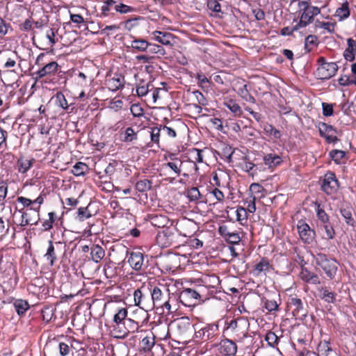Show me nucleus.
I'll list each match as a JSON object with an SVG mask.
<instances>
[{
	"label": "nucleus",
	"instance_id": "nucleus-54",
	"mask_svg": "<svg viewBox=\"0 0 356 356\" xmlns=\"http://www.w3.org/2000/svg\"><path fill=\"white\" fill-rule=\"evenodd\" d=\"M114 10L120 13H127L132 11L134 8L124 3H117L116 2L114 5Z\"/></svg>",
	"mask_w": 356,
	"mask_h": 356
},
{
	"label": "nucleus",
	"instance_id": "nucleus-12",
	"mask_svg": "<svg viewBox=\"0 0 356 356\" xmlns=\"http://www.w3.org/2000/svg\"><path fill=\"white\" fill-rule=\"evenodd\" d=\"M29 210L32 211L33 215H31V213H29L28 211H23V209L19 210V211L22 213V220L20 222L21 226H26L29 224L37 225L38 220H40V207H38L37 208L31 207Z\"/></svg>",
	"mask_w": 356,
	"mask_h": 356
},
{
	"label": "nucleus",
	"instance_id": "nucleus-20",
	"mask_svg": "<svg viewBox=\"0 0 356 356\" xmlns=\"http://www.w3.org/2000/svg\"><path fill=\"white\" fill-rule=\"evenodd\" d=\"M152 35L153 39L158 42L165 46L171 47L172 45L171 42L172 35L170 33L155 31L152 33Z\"/></svg>",
	"mask_w": 356,
	"mask_h": 356
},
{
	"label": "nucleus",
	"instance_id": "nucleus-44",
	"mask_svg": "<svg viewBox=\"0 0 356 356\" xmlns=\"http://www.w3.org/2000/svg\"><path fill=\"white\" fill-rule=\"evenodd\" d=\"M116 1L114 0H106L102 6V15L106 17L109 15V11L113 8Z\"/></svg>",
	"mask_w": 356,
	"mask_h": 356
},
{
	"label": "nucleus",
	"instance_id": "nucleus-13",
	"mask_svg": "<svg viewBox=\"0 0 356 356\" xmlns=\"http://www.w3.org/2000/svg\"><path fill=\"white\" fill-rule=\"evenodd\" d=\"M318 130L321 136L325 138L328 143H334L338 141L339 139L335 135L337 131L332 125L323 122L320 123Z\"/></svg>",
	"mask_w": 356,
	"mask_h": 356
},
{
	"label": "nucleus",
	"instance_id": "nucleus-33",
	"mask_svg": "<svg viewBox=\"0 0 356 356\" xmlns=\"http://www.w3.org/2000/svg\"><path fill=\"white\" fill-rule=\"evenodd\" d=\"M88 170V167L86 163L78 162L73 166L72 172L74 176L79 177L85 175Z\"/></svg>",
	"mask_w": 356,
	"mask_h": 356
},
{
	"label": "nucleus",
	"instance_id": "nucleus-3",
	"mask_svg": "<svg viewBox=\"0 0 356 356\" xmlns=\"http://www.w3.org/2000/svg\"><path fill=\"white\" fill-rule=\"evenodd\" d=\"M152 310L154 308L165 309L168 312H172L171 305L170 304V294L164 293L158 286H154L149 289Z\"/></svg>",
	"mask_w": 356,
	"mask_h": 356
},
{
	"label": "nucleus",
	"instance_id": "nucleus-37",
	"mask_svg": "<svg viewBox=\"0 0 356 356\" xmlns=\"http://www.w3.org/2000/svg\"><path fill=\"white\" fill-rule=\"evenodd\" d=\"M44 257L47 261H49L51 266L54 265L55 261L56 260L55 249L53 242L51 241H49V247L47 248L46 254H44Z\"/></svg>",
	"mask_w": 356,
	"mask_h": 356
},
{
	"label": "nucleus",
	"instance_id": "nucleus-52",
	"mask_svg": "<svg viewBox=\"0 0 356 356\" xmlns=\"http://www.w3.org/2000/svg\"><path fill=\"white\" fill-rule=\"evenodd\" d=\"M143 348L145 351H149L154 345V338L145 337L142 340Z\"/></svg>",
	"mask_w": 356,
	"mask_h": 356
},
{
	"label": "nucleus",
	"instance_id": "nucleus-4",
	"mask_svg": "<svg viewBox=\"0 0 356 356\" xmlns=\"http://www.w3.org/2000/svg\"><path fill=\"white\" fill-rule=\"evenodd\" d=\"M316 265L319 266L330 279H333L337 271L336 259H329L325 254L319 253L315 257Z\"/></svg>",
	"mask_w": 356,
	"mask_h": 356
},
{
	"label": "nucleus",
	"instance_id": "nucleus-43",
	"mask_svg": "<svg viewBox=\"0 0 356 356\" xmlns=\"http://www.w3.org/2000/svg\"><path fill=\"white\" fill-rule=\"evenodd\" d=\"M264 130L265 132L270 136H273L275 139H279L281 138L280 131L275 129L273 125L266 124L264 127Z\"/></svg>",
	"mask_w": 356,
	"mask_h": 356
},
{
	"label": "nucleus",
	"instance_id": "nucleus-63",
	"mask_svg": "<svg viewBox=\"0 0 356 356\" xmlns=\"http://www.w3.org/2000/svg\"><path fill=\"white\" fill-rule=\"evenodd\" d=\"M323 227L326 233L327 238L328 239H333L335 236V231L333 227L329 223H325Z\"/></svg>",
	"mask_w": 356,
	"mask_h": 356
},
{
	"label": "nucleus",
	"instance_id": "nucleus-36",
	"mask_svg": "<svg viewBox=\"0 0 356 356\" xmlns=\"http://www.w3.org/2000/svg\"><path fill=\"white\" fill-rule=\"evenodd\" d=\"M162 135V131L161 129V127L156 126L151 128L150 131V138H151V142L156 144L157 147L159 146V138L160 136Z\"/></svg>",
	"mask_w": 356,
	"mask_h": 356
},
{
	"label": "nucleus",
	"instance_id": "nucleus-41",
	"mask_svg": "<svg viewBox=\"0 0 356 356\" xmlns=\"http://www.w3.org/2000/svg\"><path fill=\"white\" fill-rule=\"evenodd\" d=\"M128 312L126 308H120L118 312L114 315L113 322L116 325H119L123 321L126 319Z\"/></svg>",
	"mask_w": 356,
	"mask_h": 356
},
{
	"label": "nucleus",
	"instance_id": "nucleus-27",
	"mask_svg": "<svg viewBox=\"0 0 356 356\" xmlns=\"http://www.w3.org/2000/svg\"><path fill=\"white\" fill-rule=\"evenodd\" d=\"M151 223L153 226L162 228L163 229L165 227H168L167 225L168 223H170V222L169 219L165 216L156 215L152 217Z\"/></svg>",
	"mask_w": 356,
	"mask_h": 356
},
{
	"label": "nucleus",
	"instance_id": "nucleus-50",
	"mask_svg": "<svg viewBox=\"0 0 356 356\" xmlns=\"http://www.w3.org/2000/svg\"><path fill=\"white\" fill-rule=\"evenodd\" d=\"M318 38L314 35H309L305 38V49L307 52H310L312 49L309 47V45H317Z\"/></svg>",
	"mask_w": 356,
	"mask_h": 356
},
{
	"label": "nucleus",
	"instance_id": "nucleus-60",
	"mask_svg": "<svg viewBox=\"0 0 356 356\" xmlns=\"http://www.w3.org/2000/svg\"><path fill=\"white\" fill-rule=\"evenodd\" d=\"M256 197L253 195H250V200L247 201V209L246 211L249 213H253L256 211V204H255Z\"/></svg>",
	"mask_w": 356,
	"mask_h": 356
},
{
	"label": "nucleus",
	"instance_id": "nucleus-26",
	"mask_svg": "<svg viewBox=\"0 0 356 356\" xmlns=\"http://www.w3.org/2000/svg\"><path fill=\"white\" fill-rule=\"evenodd\" d=\"M14 308L19 316H23L26 312L30 308L28 301L17 299L13 302Z\"/></svg>",
	"mask_w": 356,
	"mask_h": 356
},
{
	"label": "nucleus",
	"instance_id": "nucleus-47",
	"mask_svg": "<svg viewBox=\"0 0 356 356\" xmlns=\"http://www.w3.org/2000/svg\"><path fill=\"white\" fill-rule=\"evenodd\" d=\"M55 97L56 103L58 106L61 107L64 110L67 109V102L65 97V95L61 92H57Z\"/></svg>",
	"mask_w": 356,
	"mask_h": 356
},
{
	"label": "nucleus",
	"instance_id": "nucleus-23",
	"mask_svg": "<svg viewBox=\"0 0 356 356\" xmlns=\"http://www.w3.org/2000/svg\"><path fill=\"white\" fill-rule=\"evenodd\" d=\"M124 79L122 76L113 77L106 81L107 87L110 90L117 91L124 86Z\"/></svg>",
	"mask_w": 356,
	"mask_h": 356
},
{
	"label": "nucleus",
	"instance_id": "nucleus-39",
	"mask_svg": "<svg viewBox=\"0 0 356 356\" xmlns=\"http://www.w3.org/2000/svg\"><path fill=\"white\" fill-rule=\"evenodd\" d=\"M315 205L316 207V211L318 219L324 224L328 223L330 219L329 216L325 210L321 207V204L319 203L316 202Z\"/></svg>",
	"mask_w": 356,
	"mask_h": 356
},
{
	"label": "nucleus",
	"instance_id": "nucleus-38",
	"mask_svg": "<svg viewBox=\"0 0 356 356\" xmlns=\"http://www.w3.org/2000/svg\"><path fill=\"white\" fill-rule=\"evenodd\" d=\"M135 188L140 193L147 192L152 188V181L148 179L140 180L136 182Z\"/></svg>",
	"mask_w": 356,
	"mask_h": 356
},
{
	"label": "nucleus",
	"instance_id": "nucleus-46",
	"mask_svg": "<svg viewBox=\"0 0 356 356\" xmlns=\"http://www.w3.org/2000/svg\"><path fill=\"white\" fill-rule=\"evenodd\" d=\"M147 51L152 54H157L159 56H164L165 54V51L161 46L149 42L148 44V49Z\"/></svg>",
	"mask_w": 356,
	"mask_h": 356
},
{
	"label": "nucleus",
	"instance_id": "nucleus-59",
	"mask_svg": "<svg viewBox=\"0 0 356 356\" xmlns=\"http://www.w3.org/2000/svg\"><path fill=\"white\" fill-rule=\"evenodd\" d=\"M42 314L43 320L48 322L51 319V316H53V309L50 307H44L42 309Z\"/></svg>",
	"mask_w": 356,
	"mask_h": 356
},
{
	"label": "nucleus",
	"instance_id": "nucleus-5",
	"mask_svg": "<svg viewBox=\"0 0 356 356\" xmlns=\"http://www.w3.org/2000/svg\"><path fill=\"white\" fill-rule=\"evenodd\" d=\"M149 289L145 286L136 289L134 293L135 305L145 310H152Z\"/></svg>",
	"mask_w": 356,
	"mask_h": 356
},
{
	"label": "nucleus",
	"instance_id": "nucleus-10",
	"mask_svg": "<svg viewBox=\"0 0 356 356\" xmlns=\"http://www.w3.org/2000/svg\"><path fill=\"white\" fill-rule=\"evenodd\" d=\"M297 229L301 241L306 244L312 243L316 236L315 231L304 220H300L298 222Z\"/></svg>",
	"mask_w": 356,
	"mask_h": 356
},
{
	"label": "nucleus",
	"instance_id": "nucleus-1",
	"mask_svg": "<svg viewBox=\"0 0 356 356\" xmlns=\"http://www.w3.org/2000/svg\"><path fill=\"white\" fill-rule=\"evenodd\" d=\"M156 240L157 244L162 248H178L181 245L179 234L176 229L172 227H165L161 231H159Z\"/></svg>",
	"mask_w": 356,
	"mask_h": 356
},
{
	"label": "nucleus",
	"instance_id": "nucleus-30",
	"mask_svg": "<svg viewBox=\"0 0 356 356\" xmlns=\"http://www.w3.org/2000/svg\"><path fill=\"white\" fill-rule=\"evenodd\" d=\"M149 42L142 38L134 39L131 42L130 47L138 51H147Z\"/></svg>",
	"mask_w": 356,
	"mask_h": 356
},
{
	"label": "nucleus",
	"instance_id": "nucleus-55",
	"mask_svg": "<svg viewBox=\"0 0 356 356\" xmlns=\"http://www.w3.org/2000/svg\"><path fill=\"white\" fill-rule=\"evenodd\" d=\"M8 193V184L4 181H0V202L2 206H4L3 201L6 197Z\"/></svg>",
	"mask_w": 356,
	"mask_h": 356
},
{
	"label": "nucleus",
	"instance_id": "nucleus-31",
	"mask_svg": "<svg viewBox=\"0 0 356 356\" xmlns=\"http://www.w3.org/2000/svg\"><path fill=\"white\" fill-rule=\"evenodd\" d=\"M320 13V9L318 7L313 6L307 9H305L302 13V18L307 19L309 23L312 22L314 16L318 15Z\"/></svg>",
	"mask_w": 356,
	"mask_h": 356
},
{
	"label": "nucleus",
	"instance_id": "nucleus-25",
	"mask_svg": "<svg viewBox=\"0 0 356 356\" xmlns=\"http://www.w3.org/2000/svg\"><path fill=\"white\" fill-rule=\"evenodd\" d=\"M335 16L339 18V21L347 19L350 16L349 3L345 1L340 7H339L336 12Z\"/></svg>",
	"mask_w": 356,
	"mask_h": 356
},
{
	"label": "nucleus",
	"instance_id": "nucleus-61",
	"mask_svg": "<svg viewBox=\"0 0 356 356\" xmlns=\"http://www.w3.org/2000/svg\"><path fill=\"white\" fill-rule=\"evenodd\" d=\"M318 26L324 29L330 33H332L334 31V24L331 22H318Z\"/></svg>",
	"mask_w": 356,
	"mask_h": 356
},
{
	"label": "nucleus",
	"instance_id": "nucleus-15",
	"mask_svg": "<svg viewBox=\"0 0 356 356\" xmlns=\"http://www.w3.org/2000/svg\"><path fill=\"white\" fill-rule=\"evenodd\" d=\"M339 67L336 63H328L324 64V66L319 67L317 69V76L320 79H329L334 76Z\"/></svg>",
	"mask_w": 356,
	"mask_h": 356
},
{
	"label": "nucleus",
	"instance_id": "nucleus-19",
	"mask_svg": "<svg viewBox=\"0 0 356 356\" xmlns=\"http://www.w3.org/2000/svg\"><path fill=\"white\" fill-rule=\"evenodd\" d=\"M168 157L170 161L168 163H164L163 165L169 168L172 171V173L175 177H179L181 172L183 161L181 159L177 158L175 154H170Z\"/></svg>",
	"mask_w": 356,
	"mask_h": 356
},
{
	"label": "nucleus",
	"instance_id": "nucleus-22",
	"mask_svg": "<svg viewBox=\"0 0 356 356\" xmlns=\"http://www.w3.org/2000/svg\"><path fill=\"white\" fill-rule=\"evenodd\" d=\"M269 268L270 264L268 259L263 258L258 264L254 266L252 273L254 276H259L262 273L266 274V272L269 270Z\"/></svg>",
	"mask_w": 356,
	"mask_h": 356
},
{
	"label": "nucleus",
	"instance_id": "nucleus-29",
	"mask_svg": "<svg viewBox=\"0 0 356 356\" xmlns=\"http://www.w3.org/2000/svg\"><path fill=\"white\" fill-rule=\"evenodd\" d=\"M318 296L325 302L328 303H334L336 300L334 293L330 291L326 287H322L318 289Z\"/></svg>",
	"mask_w": 356,
	"mask_h": 356
},
{
	"label": "nucleus",
	"instance_id": "nucleus-34",
	"mask_svg": "<svg viewBox=\"0 0 356 356\" xmlns=\"http://www.w3.org/2000/svg\"><path fill=\"white\" fill-rule=\"evenodd\" d=\"M238 94L245 101L252 103V104L255 103V99L249 92L248 89V86L246 84L243 85V87H241L238 89Z\"/></svg>",
	"mask_w": 356,
	"mask_h": 356
},
{
	"label": "nucleus",
	"instance_id": "nucleus-53",
	"mask_svg": "<svg viewBox=\"0 0 356 356\" xmlns=\"http://www.w3.org/2000/svg\"><path fill=\"white\" fill-rule=\"evenodd\" d=\"M341 214L344 218L346 222L348 225H353L355 223V220L352 216L351 211L346 209H341L340 210Z\"/></svg>",
	"mask_w": 356,
	"mask_h": 356
},
{
	"label": "nucleus",
	"instance_id": "nucleus-6",
	"mask_svg": "<svg viewBox=\"0 0 356 356\" xmlns=\"http://www.w3.org/2000/svg\"><path fill=\"white\" fill-rule=\"evenodd\" d=\"M321 188L327 195L333 196L337 194L339 184L334 172L329 171L325 174L321 180Z\"/></svg>",
	"mask_w": 356,
	"mask_h": 356
},
{
	"label": "nucleus",
	"instance_id": "nucleus-16",
	"mask_svg": "<svg viewBox=\"0 0 356 356\" xmlns=\"http://www.w3.org/2000/svg\"><path fill=\"white\" fill-rule=\"evenodd\" d=\"M301 260V270L300 272V278L307 283L314 284H319L321 283L320 278L318 275L309 271L307 268L304 267L306 264L303 257H299Z\"/></svg>",
	"mask_w": 356,
	"mask_h": 356
},
{
	"label": "nucleus",
	"instance_id": "nucleus-49",
	"mask_svg": "<svg viewBox=\"0 0 356 356\" xmlns=\"http://www.w3.org/2000/svg\"><path fill=\"white\" fill-rule=\"evenodd\" d=\"M160 127L162 131V136L168 137L170 138H176L177 133L174 129L162 124H161Z\"/></svg>",
	"mask_w": 356,
	"mask_h": 356
},
{
	"label": "nucleus",
	"instance_id": "nucleus-18",
	"mask_svg": "<svg viewBox=\"0 0 356 356\" xmlns=\"http://www.w3.org/2000/svg\"><path fill=\"white\" fill-rule=\"evenodd\" d=\"M219 352L225 356H233L237 352V346L231 339H225L220 341L219 344Z\"/></svg>",
	"mask_w": 356,
	"mask_h": 356
},
{
	"label": "nucleus",
	"instance_id": "nucleus-42",
	"mask_svg": "<svg viewBox=\"0 0 356 356\" xmlns=\"http://www.w3.org/2000/svg\"><path fill=\"white\" fill-rule=\"evenodd\" d=\"M226 106L236 115L240 116L242 115L243 111L238 104L234 100L231 99L225 103Z\"/></svg>",
	"mask_w": 356,
	"mask_h": 356
},
{
	"label": "nucleus",
	"instance_id": "nucleus-24",
	"mask_svg": "<svg viewBox=\"0 0 356 356\" xmlns=\"http://www.w3.org/2000/svg\"><path fill=\"white\" fill-rule=\"evenodd\" d=\"M90 255L94 262L99 263L104 257L105 251L102 246L93 245L90 249Z\"/></svg>",
	"mask_w": 356,
	"mask_h": 356
},
{
	"label": "nucleus",
	"instance_id": "nucleus-51",
	"mask_svg": "<svg viewBox=\"0 0 356 356\" xmlns=\"http://www.w3.org/2000/svg\"><path fill=\"white\" fill-rule=\"evenodd\" d=\"M92 216L90 212L88 211V207H80L77 211V218L79 220L83 221Z\"/></svg>",
	"mask_w": 356,
	"mask_h": 356
},
{
	"label": "nucleus",
	"instance_id": "nucleus-8",
	"mask_svg": "<svg viewBox=\"0 0 356 356\" xmlns=\"http://www.w3.org/2000/svg\"><path fill=\"white\" fill-rule=\"evenodd\" d=\"M175 229L179 236L190 237L196 232L197 225L193 220L183 218L177 222V227Z\"/></svg>",
	"mask_w": 356,
	"mask_h": 356
},
{
	"label": "nucleus",
	"instance_id": "nucleus-2",
	"mask_svg": "<svg viewBox=\"0 0 356 356\" xmlns=\"http://www.w3.org/2000/svg\"><path fill=\"white\" fill-rule=\"evenodd\" d=\"M46 57L45 54H40L35 60V65H38L40 68L33 73L35 76V79L38 80L42 79L47 76H51L55 74L58 70V64L56 61L45 63L44 58Z\"/></svg>",
	"mask_w": 356,
	"mask_h": 356
},
{
	"label": "nucleus",
	"instance_id": "nucleus-32",
	"mask_svg": "<svg viewBox=\"0 0 356 356\" xmlns=\"http://www.w3.org/2000/svg\"><path fill=\"white\" fill-rule=\"evenodd\" d=\"M241 168L248 172L250 175H253L256 173L254 170V168L256 165L250 161L248 156H243L242 159V162L240 163Z\"/></svg>",
	"mask_w": 356,
	"mask_h": 356
},
{
	"label": "nucleus",
	"instance_id": "nucleus-56",
	"mask_svg": "<svg viewBox=\"0 0 356 356\" xmlns=\"http://www.w3.org/2000/svg\"><path fill=\"white\" fill-rule=\"evenodd\" d=\"M346 155L344 151L334 149L330 152V157L337 163H339Z\"/></svg>",
	"mask_w": 356,
	"mask_h": 356
},
{
	"label": "nucleus",
	"instance_id": "nucleus-40",
	"mask_svg": "<svg viewBox=\"0 0 356 356\" xmlns=\"http://www.w3.org/2000/svg\"><path fill=\"white\" fill-rule=\"evenodd\" d=\"M264 161L266 165L272 167L280 163V157L275 154H268L264 157Z\"/></svg>",
	"mask_w": 356,
	"mask_h": 356
},
{
	"label": "nucleus",
	"instance_id": "nucleus-62",
	"mask_svg": "<svg viewBox=\"0 0 356 356\" xmlns=\"http://www.w3.org/2000/svg\"><path fill=\"white\" fill-rule=\"evenodd\" d=\"M131 113L134 117H140L143 116V109L138 104H133L131 106Z\"/></svg>",
	"mask_w": 356,
	"mask_h": 356
},
{
	"label": "nucleus",
	"instance_id": "nucleus-9",
	"mask_svg": "<svg viewBox=\"0 0 356 356\" xmlns=\"http://www.w3.org/2000/svg\"><path fill=\"white\" fill-rule=\"evenodd\" d=\"M289 307L293 308V316L299 320H304L307 316V311L305 308L302 301L297 296H291L288 300Z\"/></svg>",
	"mask_w": 356,
	"mask_h": 356
},
{
	"label": "nucleus",
	"instance_id": "nucleus-21",
	"mask_svg": "<svg viewBox=\"0 0 356 356\" xmlns=\"http://www.w3.org/2000/svg\"><path fill=\"white\" fill-rule=\"evenodd\" d=\"M33 159H27L24 157H20L16 163V168L19 172L26 173L33 165L34 162Z\"/></svg>",
	"mask_w": 356,
	"mask_h": 356
},
{
	"label": "nucleus",
	"instance_id": "nucleus-64",
	"mask_svg": "<svg viewBox=\"0 0 356 356\" xmlns=\"http://www.w3.org/2000/svg\"><path fill=\"white\" fill-rule=\"evenodd\" d=\"M323 114L325 116H331L333 114V106L328 103H322Z\"/></svg>",
	"mask_w": 356,
	"mask_h": 356
},
{
	"label": "nucleus",
	"instance_id": "nucleus-57",
	"mask_svg": "<svg viewBox=\"0 0 356 356\" xmlns=\"http://www.w3.org/2000/svg\"><path fill=\"white\" fill-rule=\"evenodd\" d=\"M195 78L198 81L199 86L204 88V85L209 83V79L202 72H199L196 74Z\"/></svg>",
	"mask_w": 356,
	"mask_h": 356
},
{
	"label": "nucleus",
	"instance_id": "nucleus-17",
	"mask_svg": "<svg viewBox=\"0 0 356 356\" xmlns=\"http://www.w3.org/2000/svg\"><path fill=\"white\" fill-rule=\"evenodd\" d=\"M177 330L182 337H188L195 331L188 318H181L177 321Z\"/></svg>",
	"mask_w": 356,
	"mask_h": 356
},
{
	"label": "nucleus",
	"instance_id": "nucleus-14",
	"mask_svg": "<svg viewBox=\"0 0 356 356\" xmlns=\"http://www.w3.org/2000/svg\"><path fill=\"white\" fill-rule=\"evenodd\" d=\"M128 263L136 271L143 270L147 267V264H145L144 261V255L140 252H131L128 259Z\"/></svg>",
	"mask_w": 356,
	"mask_h": 356
},
{
	"label": "nucleus",
	"instance_id": "nucleus-7",
	"mask_svg": "<svg viewBox=\"0 0 356 356\" xmlns=\"http://www.w3.org/2000/svg\"><path fill=\"white\" fill-rule=\"evenodd\" d=\"M205 290L204 287L198 289L190 288L184 289L179 294L180 302L185 306L191 307L195 305L196 302L201 298V293Z\"/></svg>",
	"mask_w": 356,
	"mask_h": 356
},
{
	"label": "nucleus",
	"instance_id": "nucleus-48",
	"mask_svg": "<svg viewBox=\"0 0 356 356\" xmlns=\"http://www.w3.org/2000/svg\"><path fill=\"white\" fill-rule=\"evenodd\" d=\"M187 197L190 201H197L201 198V193L196 187H192L187 191Z\"/></svg>",
	"mask_w": 356,
	"mask_h": 356
},
{
	"label": "nucleus",
	"instance_id": "nucleus-58",
	"mask_svg": "<svg viewBox=\"0 0 356 356\" xmlns=\"http://www.w3.org/2000/svg\"><path fill=\"white\" fill-rule=\"evenodd\" d=\"M264 307L268 312H273L277 309L278 305L275 300H266L264 302Z\"/></svg>",
	"mask_w": 356,
	"mask_h": 356
},
{
	"label": "nucleus",
	"instance_id": "nucleus-35",
	"mask_svg": "<svg viewBox=\"0 0 356 356\" xmlns=\"http://www.w3.org/2000/svg\"><path fill=\"white\" fill-rule=\"evenodd\" d=\"M264 339L271 348H276L280 342V338L272 331H268L266 333Z\"/></svg>",
	"mask_w": 356,
	"mask_h": 356
},
{
	"label": "nucleus",
	"instance_id": "nucleus-45",
	"mask_svg": "<svg viewBox=\"0 0 356 356\" xmlns=\"http://www.w3.org/2000/svg\"><path fill=\"white\" fill-rule=\"evenodd\" d=\"M152 85L149 83H145L144 81H142L140 85L136 88V93L139 97L145 96L148 92L149 91V87Z\"/></svg>",
	"mask_w": 356,
	"mask_h": 356
},
{
	"label": "nucleus",
	"instance_id": "nucleus-28",
	"mask_svg": "<svg viewBox=\"0 0 356 356\" xmlns=\"http://www.w3.org/2000/svg\"><path fill=\"white\" fill-rule=\"evenodd\" d=\"M137 132L131 127L127 128L124 133L120 134V140L124 143H131L137 140Z\"/></svg>",
	"mask_w": 356,
	"mask_h": 356
},
{
	"label": "nucleus",
	"instance_id": "nucleus-11",
	"mask_svg": "<svg viewBox=\"0 0 356 356\" xmlns=\"http://www.w3.org/2000/svg\"><path fill=\"white\" fill-rule=\"evenodd\" d=\"M218 331V325L217 324H209L201 328L198 331H195V337L196 339L203 341L213 339Z\"/></svg>",
	"mask_w": 356,
	"mask_h": 356
}]
</instances>
